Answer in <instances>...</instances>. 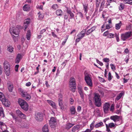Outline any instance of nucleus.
<instances>
[{
  "mask_svg": "<svg viewBox=\"0 0 132 132\" xmlns=\"http://www.w3.org/2000/svg\"><path fill=\"white\" fill-rule=\"evenodd\" d=\"M18 103L22 108L26 111H27L28 109L29 106L27 102L24 100L21 99H19Z\"/></svg>",
  "mask_w": 132,
  "mask_h": 132,
  "instance_id": "obj_1",
  "label": "nucleus"
},
{
  "mask_svg": "<svg viewBox=\"0 0 132 132\" xmlns=\"http://www.w3.org/2000/svg\"><path fill=\"white\" fill-rule=\"evenodd\" d=\"M76 84L75 79L71 78L69 81V87L70 90L74 92L75 91L76 88Z\"/></svg>",
  "mask_w": 132,
  "mask_h": 132,
  "instance_id": "obj_2",
  "label": "nucleus"
},
{
  "mask_svg": "<svg viewBox=\"0 0 132 132\" xmlns=\"http://www.w3.org/2000/svg\"><path fill=\"white\" fill-rule=\"evenodd\" d=\"M3 67L6 74L7 76H9L10 72V68L9 62L6 61H5L3 63Z\"/></svg>",
  "mask_w": 132,
  "mask_h": 132,
  "instance_id": "obj_3",
  "label": "nucleus"
},
{
  "mask_svg": "<svg viewBox=\"0 0 132 132\" xmlns=\"http://www.w3.org/2000/svg\"><path fill=\"white\" fill-rule=\"evenodd\" d=\"M121 39L123 40H126L128 38L131 37L132 38V31H130L126 32L121 35Z\"/></svg>",
  "mask_w": 132,
  "mask_h": 132,
  "instance_id": "obj_4",
  "label": "nucleus"
},
{
  "mask_svg": "<svg viewBox=\"0 0 132 132\" xmlns=\"http://www.w3.org/2000/svg\"><path fill=\"white\" fill-rule=\"evenodd\" d=\"M94 95V99L95 101V105L98 107H100L101 105L100 96L98 93L95 94Z\"/></svg>",
  "mask_w": 132,
  "mask_h": 132,
  "instance_id": "obj_5",
  "label": "nucleus"
},
{
  "mask_svg": "<svg viewBox=\"0 0 132 132\" xmlns=\"http://www.w3.org/2000/svg\"><path fill=\"white\" fill-rule=\"evenodd\" d=\"M86 32V29H84L80 32L78 34L77 36V38L76 40V43H77L80 41L85 36Z\"/></svg>",
  "mask_w": 132,
  "mask_h": 132,
  "instance_id": "obj_6",
  "label": "nucleus"
},
{
  "mask_svg": "<svg viewBox=\"0 0 132 132\" xmlns=\"http://www.w3.org/2000/svg\"><path fill=\"white\" fill-rule=\"evenodd\" d=\"M85 79L87 85L90 87L92 86L93 84L92 80L88 75L86 74L85 75Z\"/></svg>",
  "mask_w": 132,
  "mask_h": 132,
  "instance_id": "obj_7",
  "label": "nucleus"
},
{
  "mask_svg": "<svg viewBox=\"0 0 132 132\" xmlns=\"http://www.w3.org/2000/svg\"><path fill=\"white\" fill-rule=\"evenodd\" d=\"M59 105L60 107L61 110L62 111H65L67 109V104L66 103H65L64 104H63V101H62V100L61 99H59Z\"/></svg>",
  "mask_w": 132,
  "mask_h": 132,
  "instance_id": "obj_8",
  "label": "nucleus"
},
{
  "mask_svg": "<svg viewBox=\"0 0 132 132\" xmlns=\"http://www.w3.org/2000/svg\"><path fill=\"white\" fill-rule=\"evenodd\" d=\"M10 31L12 35L14 34L17 35H18L19 31L18 28H14L13 29L10 28Z\"/></svg>",
  "mask_w": 132,
  "mask_h": 132,
  "instance_id": "obj_9",
  "label": "nucleus"
},
{
  "mask_svg": "<svg viewBox=\"0 0 132 132\" xmlns=\"http://www.w3.org/2000/svg\"><path fill=\"white\" fill-rule=\"evenodd\" d=\"M49 122L50 126L51 127H53L56 124V119L54 117H52L51 118Z\"/></svg>",
  "mask_w": 132,
  "mask_h": 132,
  "instance_id": "obj_10",
  "label": "nucleus"
},
{
  "mask_svg": "<svg viewBox=\"0 0 132 132\" xmlns=\"http://www.w3.org/2000/svg\"><path fill=\"white\" fill-rule=\"evenodd\" d=\"M110 118L115 122L121 120V117L120 116L117 115L111 116L110 117Z\"/></svg>",
  "mask_w": 132,
  "mask_h": 132,
  "instance_id": "obj_11",
  "label": "nucleus"
},
{
  "mask_svg": "<svg viewBox=\"0 0 132 132\" xmlns=\"http://www.w3.org/2000/svg\"><path fill=\"white\" fill-rule=\"evenodd\" d=\"M36 119L38 121H41L43 120V114L40 113H38L35 117Z\"/></svg>",
  "mask_w": 132,
  "mask_h": 132,
  "instance_id": "obj_12",
  "label": "nucleus"
},
{
  "mask_svg": "<svg viewBox=\"0 0 132 132\" xmlns=\"http://www.w3.org/2000/svg\"><path fill=\"white\" fill-rule=\"evenodd\" d=\"M110 105L108 103H105L103 106V111L105 113H107L108 110Z\"/></svg>",
  "mask_w": 132,
  "mask_h": 132,
  "instance_id": "obj_13",
  "label": "nucleus"
},
{
  "mask_svg": "<svg viewBox=\"0 0 132 132\" xmlns=\"http://www.w3.org/2000/svg\"><path fill=\"white\" fill-rule=\"evenodd\" d=\"M96 27V26H94L92 27L90 29L88 30L87 31H86V34L87 35H88L91 33L93 31L95 30Z\"/></svg>",
  "mask_w": 132,
  "mask_h": 132,
  "instance_id": "obj_14",
  "label": "nucleus"
},
{
  "mask_svg": "<svg viewBox=\"0 0 132 132\" xmlns=\"http://www.w3.org/2000/svg\"><path fill=\"white\" fill-rule=\"evenodd\" d=\"M3 104L5 106L9 107L10 105V102L8 100L6 99L5 97L1 101Z\"/></svg>",
  "mask_w": 132,
  "mask_h": 132,
  "instance_id": "obj_15",
  "label": "nucleus"
},
{
  "mask_svg": "<svg viewBox=\"0 0 132 132\" xmlns=\"http://www.w3.org/2000/svg\"><path fill=\"white\" fill-rule=\"evenodd\" d=\"M16 113L20 117L25 119L26 116L23 114L20 110H18L16 111Z\"/></svg>",
  "mask_w": 132,
  "mask_h": 132,
  "instance_id": "obj_16",
  "label": "nucleus"
},
{
  "mask_svg": "<svg viewBox=\"0 0 132 132\" xmlns=\"http://www.w3.org/2000/svg\"><path fill=\"white\" fill-rule=\"evenodd\" d=\"M83 9L84 11V13L86 14L88 10V4L87 3H83Z\"/></svg>",
  "mask_w": 132,
  "mask_h": 132,
  "instance_id": "obj_17",
  "label": "nucleus"
},
{
  "mask_svg": "<svg viewBox=\"0 0 132 132\" xmlns=\"http://www.w3.org/2000/svg\"><path fill=\"white\" fill-rule=\"evenodd\" d=\"M22 58V55L20 54H17L15 60V63H16L18 64L19 62Z\"/></svg>",
  "mask_w": 132,
  "mask_h": 132,
  "instance_id": "obj_18",
  "label": "nucleus"
},
{
  "mask_svg": "<svg viewBox=\"0 0 132 132\" xmlns=\"http://www.w3.org/2000/svg\"><path fill=\"white\" fill-rule=\"evenodd\" d=\"M78 91L81 98L84 100V97L82 88L80 87H78Z\"/></svg>",
  "mask_w": 132,
  "mask_h": 132,
  "instance_id": "obj_19",
  "label": "nucleus"
},
{
  "mask_svg": "<svg viewBox=\"0 0 132 132\" xmlns=\"http://www.w3.org/2000/svg\"><path fill=\"white\" fill-rule=\"evenodd\" d=\"M80 128V126L78 125H76L73 126L72 129V132H78Z\"/></svg>",
  "mask_w": 132,
  "mask_h": 132,
  "instance_id": "obj_20",
  "label": "nucleus"
},
{
  "mask_svg": "<svg viewBox=\"0 0 132 132\" xmlns=\"http://www.w3.org/2000/svg\"><path fill=\"white\" fill-rule=\"evenodd\" d=\"M23 10L24 11H28L30 10V7L28 4H25L23 7Z\"/></svg>",
  "mask_w": 132,
  "mask_h": 132,
  "instance_id": "obj_21",
  "label": "nucleus"
},
{
  "mask_svg": "<svg viewBox=\"0 0 132 132\" xmlns=\"http://www.w3.org/2000/svg\"><path fill=\"white\" fill-rule=\"evenodd\" d=\"M47 102L54 108H56V106L55 103L52 101L50 100H47Z\"/></svg>",
  "mask_w": 132,
  "mask_h": 132,
  "instance_id": "obj_22",
  "label": "nucleus"
},
{
  "mask_svg": "<svg viewBox=\"0 0 132 132\" xmlns=\"http://www.w3.org/2000/svg\"><path fill=\"white\" fill-rule=\"evenodd\" d=\"M8 88L10 92H12L13 89V85L11 84L8 83Z\"/></svg>",
  "mask_w": 132,
  "mask_h": 132,
  "instance_id": "obj_23",
  "label": "nucleus"
},
{
  "mask_svg": "<svg viewBox=\"0 0 132 132\" xmlns=\"http://www.w3.org/2000/svg\"><path fill=\"white\" fill-rule=\"evenodd\" d=\"M19 91L22 94V96L23 97L26 96L28 94L26 92L24 91L21 88L19 89Z\"/></svg>",
  "mask_w": 132,
  "mask_h": 132,
  "instance_id": "obj_24",
  "label": "nucleus"
},
{
  "mask_svg": "<svg viewBox=\"0 0 132 132\" xmlns=\"http://www.w3.org/2000/svg\"><path fill=\"white\" fill-rule=\"evenodd\" d=\"M42 131L43 132H49V130L48 129V126L47 125H45L42 128Z\"/></svg>",
  "mask_w": 132,
  "mask_h": 132,
  "instance_id": "obj_25",
  "label": "nucleus"
},
{
  "mask_svg": "<svg viewBox=\"0 0 132 132\" xmlns=\"http://www.w3.org/2000/svg\"><path fill=\"white\" fill-rule=\"evenodd\" d=\"M105 3V0H102L99 9V11H102L104 7V4Z\"/></svg>",
  "mask_w": 132,
  "mask_h": 132,
  "instance_id": "obj_26",
  "label": "nucleus"
},
{
  "mask_svg": "<svg viewBox=\"0 0 132 132\" xmlns=\"http://www.w3.org/2000/svg\"><path fill=\"white\" fill-rule=\"evenodd\" d=\"M70 110L71 114H74L75 113L76 111L75 108L73 106L70 108Z\"/></svg>",
  "mask_w": 132,
  "mask_h": 132,
  "instance_id": "obj_27",
  "label": "nucleus"
},
{
  "mask_svg": "<svg viewBox=\"0 0 132 132\" xmlns=\"http://www.w3.org/2000/svg\"><path fill=\"white\" fill-rule=\"evenodd\" d=\"M67 13L69 14L71 17L70 18V19H71L74 18V15L72 13L70 10L68 9L67 10Z\"/></svg>",
  "mask_w": 132,
  "mask_h": 132,
  "instance_id": "obj_28",
  "label": "nucleus"
},
{
  "mask_svg": "<svg viewBox=\"0 0 132 132\" xmlns=\"http://www.w3.org/2000/svg\"><path fill=\"white\" fill-rule=\"evenodd\" d=\"M103 126V122H101L96 124L95 125V127L96 128H98Z\"/></svg>",
  "mask_w": 132,
  "mask_h": 132,
  "instance_id": "obj_29",
  "label": "nucleus"
},
{
  "mask_svg": "<svg viewBox=\"0 0 132 132\" xmlns=\"http://www.w3.org/2000/svg\"><path fill=\"white\" fill-rule=\"evenodd\" d=\"M31 36V32L30 30H28L27 31L26 35V38L28 40H30Z\"/></svg>",
  "mask_w": 132,
  "mask_h": 132,
  "instance_id": "obj_30",
  "label": "nucleus"
},
{
  "mask_svg": "<svg viewBox=\"0 0 132 132\" xmlns=\"http://www.w3.org/2000/svg\"><path fill=\"white\" fill-rule=\"evenodd\" d=\"M63 11L61 10H58L56 12V14L58 16H61L62 15Z\"/></svg>",
  "mask_w": 132,
  "mask_h": 132,
  "instance_id": "obj_31",
  "label": "nucleus"
},
{
  "mask_svg": "<svg viewBox=\"0 0 132 132\" xmlns=\"http://www.w3.org/2000/svg\"><path fill=\"white\" fill-rule=\"evenodd\" d=\"M121 26V21L118 23L116 24L115 25V28L116 29L118 30L119 29Z\"/></svg>",
  "mask_w": 132,
  "mask_h": 132,
  "instance_id": "obj_32",
  "label": "nucleus"
},
{
  "mask_svg": "<svg viewBox=\"0 0 132 132\" xmlns=\"http://www.w3.org/2000/svg\"><path fill=\"white\" fill-rule=\"evenodd\" d=\"M14 48L11 46L9 45L7 46V50L8 51L11 53H12L13 51Z\"/></svg>",
  "mask_w": 132,
  "mask_h": 132,
  "instance_id": "obj_33",
  "label": "nucleus"
},
{
  "mask_svg": "<svg viewBox=\"0 0 132 132\" xmlns=\"http://www.w3.org/2000/svg\"><path fill=\"white\" fill-rule=\"evenodd\" d=\"M74 124L71 123H67L65 126V128L67 129H69L71 127H72L74 125Z\"/></svg>",
  "mask_w": 132,
  "mask_h": 132,
  "instance_id": "obj_34",
  "label": "nucleus"
},
{
  "mask_svg": "<svg viewBox=\"0 0 132 132\" xmlns=\"http://www.w3.org/2000/svg\"><path fill=\"white\" fill-rule=\"evenodd\" d=\"M95 121H93L91 123L90 125V130H93L95 127Z\"/></svg>",
  "mask_w": 132,
  "mask_h": 132,
  "instance_id": "obj_35",
  "label": "nucleus"
},
{
  "mask_svg": "<svg viewBox=\"0 0 132 132\" xmlns=\"http://www.w3.org/2000/svg\"><path fill=\"white\" fill-rule=\"evenodd\" d=\"M101 0H95L96 4V9L98 10V8L100 6V4L101 2Z\"/></svg>",
  "mask_w": 132,
  "mask_h": 132,
  "instance_id": "obj_36",
  "label": "nucleus"
},
{
  "mask_svg": "<svg viewBox=\"0 0 132 132\" xmlns=\"http://www.w3.org/2000/svg\"><path fill=\"white\" fill-rule=\"evenodd\" d=\"M108 126L110 128H112L113 127L115 128L116 127V126L113 123H109L108 125Z\"/></svg>",
  "mask_w": 132,
  "mask_h": 132,
  "instance_id": "obj_37",
  "label": "nucleus"
},
{
  "mask_svg": "<svg viewBox=\"0 0 132 132\" xmlns=\"http://www.w3.org/2000/svg\"><path fill=\"white\" fill-rule=\"evenodd\" d=\"M123 95V93H120L119 95L117 96L115 98V100H116L117 101L119 100L122 97Z\"/></svg>",
  "mask_w": 132,
  "mask_h": 132,
  "instance_id": "obj_38",
  "label": "nucleus"
},
{
  "mask_svg": "<svg viewBox=\"0 0 132 132\" xmlns=\"http://www.w3.org/2000/svg\"><path fill=\"white\" fill-rule=\"evenodd\" d=\"M38 14L39 15V18L40 19V20L42 19L44 17V14H41L40 12H39L38 13Z\"/></svg>",
  "mask_w": 132,
  "mask_h": 132,
  "instance_id": "obj_39",
  "label": "nucleus"
},
{
  "mask_svg": "<svg viewBox=\"0 0 132 132\" xmlns=\"http://www.w3.org/2000/svg\"><path fill=\"white\" fill-rule=\"evenodd\" d=\"M30 21V19L29 18H28L25 20L24 22V24H27L28 25L29 24Z\"/></svg>",
  "mask_w": 132,
  "mask_h": 132,
  "instance_id": "obj_40",
  "label": "nucleus"
},
{
  "mask_svg": "<svg viewBox=\"0 0 132 132\" xmlns=\"http://www.w3.org/2000/svg\"><path fill=\"white\" fill-rule=\"evenodd\" d=\"M124 1L125 3L132 4V0H125Z\"/></svg>",
  "mask_w": 132,
  "mask_h": 132,
  "instance_id": "obj_41",
  "label": "nucleus"
},
{
  "mask_svg": "<svg viewBox=\"0 0 132 132\" xmlns=\"http://www.w3.org/2000/svg\"><path fill=\"white\" fill-rule=\"evenodd\" d=\"M115 36V35L113 34L112 33L109 34L107 36V37L109 38H113Z\"/></svg>",
  "mask_w": 132,
  "mask_h": 132,
  "instance_id": "obj_42",
  "label": "nucleus"
},
{
  "mask_svg": "<svg viewBox=\"0 0 132 132\" xmlns=\"http://www.w3.org/2000/svg\"><path fill=\"white\" fill-rule=\"evenodd\" d=\"M52 8L54 10H55L58 8V6L56 4H54L52 6Z\"/></svg>",
  "mask_w": 132,
  "mask_h": 132,
  "instance_id": "obj_43",
  "label": "nucleus"
},
{
  "mask_svg": "<svg viewBox=\"0 0 132 132\" xmlns=\"http://www.w3.org/2000/svg\"><path fill=\"white\" fill-rule=\"evenodd\" d=\"M5 97L4 94L2 92H0V100L1 101Z\"/></svg>",
  "mask_w": 132,
  "mask_h": 132,
  "instance_id": "obj_44",
  "label": "nucleus"
},
{
  "mask_svg": "<svg viewBox=\"0 0 132 132\" xmlns=\"http://www.w3.org/2000/svg\"><path fill=\"white\" fill-rule=\"evenodd\" d=\"M131 29V25L130 24L126 26V30H130Z\"/></svg>",
  "mask_w": 132,
  "mask_h": 132,
  "instance_id": "obj_45",
  "label": "nucleus"
},
{
  "mask_svg": "<svg viewBox=\"0 0 132 132\" xmlns=\"http://www.w3.org/2000/svg\"><path fill=\"white\" fill-rule=\"evenodd\" d=\"M25 97V99L26 100H29L31 98V96L28 94L26 96L24 97Z\"/></svg>",
  "mask_w": 132,
  "mask_h": 132,
  "instance_id": "obj_46",
  "label": "nucleus"
},
{
  "mask_svg": "<svg viewBox=\"0 0 132 132\" xmlns=\"http://www.w3.org/2000/svg\"><path fill=\"white\" fill-rule=\"evenodd\" d=\"M59 99H58V101L59 102V99H60L62 100V101H63V99L62 97L63 96L62 94H61L60 93L59 94Z\"/></svg>",
  "mask_w": 132,
  "mask_h": 132,
  "instance_id": "obj_47",
  "label": "nucleus"
},
{
  "mask_svg": "<svg viewBox=\"0 0 132 132\" xmlns=\"http://www.w3.org/2000/svg\"><path fill=\"white\" fill-rule=\"evenodd\" d=\"M77 14H78V16L81 18H82L83 17V14L81 12H78L77 13Z\"/></svg>",
  "mask_w": 132,
  "mask_h": 132,
  "instance_id": "obj_48",
  "label": "nucleus"
},
{
  "mask_svg": "<svg viewBox=\"0 0 132 132\" xmlns=\"http://www.w3.org/2000/svg\"><path fill=\"white\" fill-rule=\"evenodd\" d=\"M119 9L120 10H122L123 9L124 4H120V6L119 7Z\"/></svg>",
  "mask_w": 132,
  "mask_h": 132,
  "instance_id": "obj_49",
  "label": "nucleus"
},
{
  "mask_svg": "<svg viewBox=\"0 0 132 132\" xmlns=\"http://www.w3.org/2000/svg\"><path fill=\"white\" fill-rule=\"evenodd\" d=\"M3 109L2 108L0 107V116H1L2 115H3Z\"/></svg>",
  "mask_w": 132,
  "mask_h": 132,
  "instance_id": "obj_50",
  "label": "nucleus"
},
{
  "mask_svg": "<svg viewBox=\"0 0 132 132\" xmlns=\"http://www.w3.org/2000/svg\"><path fill=\"white\" fill-rule=\"evenodd\" d=\"M116 38V39L117 42H119V35L115 33L114 34Z\"/></svg>",
  "mask_w": 132,
  "mask_h": 132,
  "instance_id": "obj_51",
  "label": "nucleus"
},
{
  "mask_svg": "<svg viewBox=\"0 0 132 132\" xmlns=\"http://www.w3.org/2000/svg\"><path fill=\"white\" fill-rule=\"evenodd\" d=\"M111 67V68L113 70H116V67L114 64H110Z\"/></svg>",
  "mask_w": 132,
  "mask_h": 132,
  "instance_id": "obj_52",
  "label": "nucleus"
},
{
  "mask_svg": "<svg viewBox=\"0 0 132 132\" xmlns=\"http://www.w3.org/2000/svg\"><path fill=\"white\" fill-rule=\"evenodd\" d=\"M108 79L110 81L112 79V76L110 72H109L108 73Z\"/></svg>",
  "mask_w": 132,
  "mask_h": 132,
  "instance_id": "obj_53",
  "label": "nucleus"
},
{
  "mask_svg": "<svg viewBox=\"0 0 132 132\" xmlns=\"http://www.w3.org/2000/svg\"><path fill=\"white\" fill-rule=\"evenodd\" d=\"M103 61L105 62H108L109 61V59L108 58H104L103 59Z\"/></svg>",
  "mask_w": 132,
  "mask_h": 132,
  "instance_id": "obj_54",
  "label": "nucleus"
},
{
  "mask_svg": "<svg viewBox=\"0 0 132 132\" xmlns=\"http://www.w3.org/2000/svg\"><path fill=\"white\" fill-rule=\"evenodd\" d=\"M96 61L97 63L99 64L101 66H102L103 65V64L102 62H100L97 59H96Z\"/></svg>",
  "mask_w": 132,
  "mask_h": 132,
  "instance_id": "obj_55",
  "label": "nucleus"
},
{
  "mask_svg": "<svg viewBox=\"0 0 132 132\" xmlns=\"http://www.w3.org/2000/svg\"><path fill=\"white\" fill-rule=\"evenodd\" d=\"M85 15L86 17V19L87 20V21H88L90 19V16L89 15H86V14H85Z\"/></svg>",
  "mask_w": 132,
  "mask_h": 132,
  "instance_id": "obj_56",
  "label": "nucleus"
},
{
  "mask_svg": "<svg viewBox=\"0 0 132 132\" xmlns=\"http://www.w3.org/2000/svg\"><path fill=\"white\" fill-rule=\"evenodd\" d=\"M46 30V29H43L42 30H41L40 32V34H43V33H44V32H45Z\"/></svg>",
  "mask_w": 132,
  "mask_h": 132,
  "instance_id": "obj_57",
  "label": "nucleus"
},
{
  "mask_svg": "<svg viewBox=\"0 0 132 132\" xmlns=\"http://www.w3.org/2000/svg\"><path fill=\"white\" fill-rule=\"evenodd\" d=\"M105 125L106 128V131L108 132L110 131V130L109 127L108 126V124H105Z\"/></svg>",
  "mask_w": 132,
  "mask_h": 132,
  "instance_id": "obj_58",
  "label": "nucleus"
},
{
  "mask_svg": "<svg viewBox=\"0 0 132 132\" xmlns=\"http://www.w3.org/2000/svg\"><path fill=\"white\" fill-rule=\"evenodd\" d=\"M0 125L1 127L2 126H4L6 127V125L2 121H0Z\"/></svg>",
  "mask_w": 132,
  "mask_h": 132,
  "instance_id": "obj_59",
  "label": "nucleus"
},
{
  "mask_svg": "<svg viewBox=\"0 0 132 132\" xmlns=\"http://www.w3.org/2000/svg\"><path fill=\"white\" fill-rule=\"evenodd\" d=\"M112 27L109 24H107L106 26V29H109Z\"/></svg>",
  "mask_w": 132,
  "mask_h": 132,
  "instance_id": "obj_60",
  "label": "nucleus"
},
{
  "mask_svg": "<svg viewBox=\"0 0 132 132\" xmlns=\"http://www.w3.org/2000/svg\"><path fill=\"white\" fill-rule=\"evenodd\" d=\"M109 34L108 32V31H106L103 34V35L104 36H108V35Z\"/></svg>",
  "mask_w": 132,
  "mask_h": 132,
  "instance_id": "obj_61",
  "label": "nucleus"
},
{
  "mask_svg": "<svg viewBox=\"0 0 132 132\" xmlns=\"http://www.w3.org/2000/svg\"><path fill=\"white\" fill-rule=\"evenodd\" d=\"M81 107L80 106H78L77 108V110L78 112H79L81 110Z\"/></svg>",
  "mask_w": 132,
  "mask_h": 132,
  "instance_id": "obj_62",
  "label": "nucleus"
},
{
  "mask_svg": "<svg viewBox=\"0 0 132 132\" xmlns=\"http://www.w3.org/2000/svg\"><path fill=\"white\" fill-rule=\"evenodd\" d=\"M19 65H16L15 66V70L16 71H18V69L19 67Z\"/></svg>",
  "mask_w": 132,
  "mask_h": 132,
  "instance_id": "obj_63",
  "label": "nucleus"
},
{
  "mask_svg": "<svg viewBox=\"0 0 132 132\" xmlns=\"http://www.w3.org/2000/svg\"><path fill=\"white\" fill-rule=\"evenodd\" d=\"M74 101V100L72 98H70V104H73Z\"/></svg>",
  "mask_w": 132,
  "mask_h": 132,
  "instance_id": "obj_64",
  "label": "nucleus"
}]
</instances>
